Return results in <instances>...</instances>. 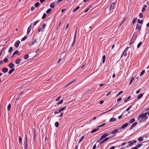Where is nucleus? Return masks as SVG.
<instances>
[{
	"label": "nucleus",
	"mask_w": 149,
	"mask_h": 149,
	"mask_svg": "<svg viewBox=\"0 0 149 149\" xmlns=\"http://www.w3.org/2000/svg\"><path fill=\"white\" fill-rule=\"evenodd\" d=\"M15 70V69L14 68H12L8 72V73L9 74H11Z\"/></svg>",
	"instance_id": "22"
},
{
	"label": "nucleus",
	"mask_w": 149,
	"mask_h": 149,
	"mask_svg": "<svg viewBox=\"0 0 149 149\" xmlns=\"http://www.w3.org/2000/svg\"><path fill=\"white\" fill-rule=\"evenodd\" d=\"M105 125V123H103L101 125L98 126L97 127H102L104 126Z\"/></svg>",
	"instance_id": "45"
},
{
	"label": "nucleus",
	"mask_w": 149,
	"mask_h": 149,
	"mask_svg": "<svg viewBox=\"0 0 149 149\" xmlns=\"http://www.w3.org/2000/svg\"><path fill=\"white\" fill-rule=\"evenodd\" d=\"M111 136L110 137H107L106 138H105V139H104L103 140H102V141H101L100 143V144H102L103 143H104V142L108 140H109V139L111 138Z\"/></svg>",
	"instance_id": "7"
},
{
	"label": "nucleus",
	"mask_w": 149,
	"mask_h": 149,
	"mask_svg": "<svg viewBox=\"0 0 149 149\" xmlns=\"http://www.w3.org/2000/svg\"><path fill=\"white\" fill-rule=\"evenodd\" d=\"M145 72V70H143L142 72H141L140 73V76H142L143 74Z\"/></svg>",
	"instance_id": "52"
},
{
	"label": "nucleus",
	"mask_w": 149,
	"mask_h": 149,
	"mask_svg": "<svg viewBox=\"0 0 149 149\" xmlns=\"http://www.w3.org/2000/svg\"><path fill=\"white\" fill-rule=\"evenodd\" d=\"M106 58V56L105 55H104L102 56V63H104L105 62V59Z\"/></svg>",
	"instance_id": "26"
},
{
	"label": "nucleus",
	"mask_w": 149,
	"mask_h": 149,
	"mask_svg": "<svg viewBox=\"0 0 149 149\" xmlns=\"http://www.w3.org/2000/svg\"><path fill=\"white\" fill-rule=\"evenodd\" d=\"M143 7L142 8V9L141 10V12H143L144 11L146 10V8L147 7V6L146 5H143Z\"/></svg>",
	"instance_id": "20"
},
{
	"label": "nucleus",
	"mask_w": 149,
	"mask_h": 149,
	"mask_svg": "<svg viewBox=\"0 0 149 149\" xmlns=\"http://www.w3.org/2000/svg\"><path fill=\"white\" fill-rule=\"evenodd\" d=\"M136 19H137V18H134V19H133L132 21V24H134L135 23V22L136 20Z\"/></svg>",
	"instance_id": "36"
},
{
	"label": "nucleus",
	"mask_w": 149,
	"mask_h": 149,
	"mask_svg": "<svg viewBox=\"0 0 149 149\" xmlns=\"http://www.w3.org/2000/svg\"><path fill=\"white\" fill-rule=\"evenodd\" d=\"M84 138V136H82L81 137V139L79 141V143H80L82 141L83 139Z\"/></svg>",
	"instance_id": "34"
},
{
	"label": "nucleus",
	"mask_w": 149,
	"mask_h": 149,
	"mask_svg": "<svg viewBox=\"0 0 149 149\" xmlns=\"http://www.w3.org/2000/svg\"><path fill=\"white\" fill-rule=\"evenodd\" d=\"M3 61L4 63H7V62H8V60L7 58H5L4 59Z\"/></svg>",
	"instance_id": "38"
},
{
	"label": "nucleus",
	"mask_w": 149,
	"mask_h": 149,
	"mask_svg": "<svg viewBox=\"0 0 149 149\" xmlns=\"http://www.w3.org/2000/svg\"><path fill=\"white\" fill-rule=\"evenodd\" d=\"M128 125V123H125L123 125L121 126L120 127H119L120 129H120H125L126 127H127Z\"/></svg>",
	"instance_id": "5"
},
{
	"label": "nucleus",
	"mask_w": 149,
	"mask_h": 149,
	"mask_svg": "<svg viewBox=\"0 0 149 149\" xmlns=\"http://www.w3.org/2000/svg\"><path fill=\"white\" fill-rule=\"evenodd\" d=\"M134 77H132L131 78L129 83V84H130L132 83V81L134 80Z\"/></svg>",
	"instance_id": "40"
},
{
	"label": "nucleus",
	"mask_w": 149,
	"mask_h": 149,
	"mask_svg": "<svg viewBox=\"0 0 149 149\" xmlns=\"http://www.w3.org/2000/svg\"><path fill=\"white\" fill-rule=\"evenodd\" d=\"M13 48L12 47H10V48L8 50V52L9 53L10 52L12 51L13 50Z\"/></svg>",
	"instance_id": "42"
},
{
	"label": "nucleus",
	"mask_w": 149,
	"mask_h": 149,
	"mask_svg": "<svg viewBox=\"0 0 149 149\" xmlns=\"http://www.w3.org/2000/svg\"><path fill=\"white\" fill-rule=\"evenodd\" d=\"M46 26V24L45 23L43 24L42 27V32H43L44 31L45 27Z\"/></svg>",
	"instance_id": "19"
},
{
	"label": "nucleus",
	"mask_w": 149,
	"mask_h": 149,
	"mask_svg": "<svg viewBox=\"0 0 149 149\" xmlns=\"http://www.w3.org/2000/svg\"><path fill=\"white\" fill-rule=\"evenodd\" d=\"M141 29V26L139 25L138 24L136 25V29L139 31Z\"/></svg>",
	"instance_id": "16"
},
{
	"label": "nucleus",
	"mask_w": 149,
	"mask_h": 149,
	"mask_svg": "<svg viewBox=\"0 0 149 149\" xmlns=\"http://www.w3.org/2000/svg\"><path fill=\"white\" fill-rule=\"evenodd\" d=\"M128 49V47H126L125 49V50L123 52V53L121 55L120 58L122 57L123 56H126L127 55V52Z\"/></svg>",
	"instance_id": "3"
},
{
	"label": "nucleus",
	"mask_w": 149,
	"mask_h": 149,
	"mask_svg": "<svg viewBox=\"0 0 149 149\" xmlns=\"http://www.w3.org/2000/svg\"><path fill=\"white\" fill-rule=\"evenodd\" d=\"M79 8V6H77L76 8H75L73 10V12H75L77 10H78Z\"/></svg>",
	"instance_id": "39"
},
{
	"label": "nucleus",
	"mask_w": 149,
	"mask_h": 149,
	"mask_svg": "<svg viewBox=\"0 0 149 149\" xmlns=\"http://www.w3.org/2000/svg\"><path fill=\"white\" fill-rule=\"evenodd\" d=\"M141 89L139 88V89L137 91H136V94H138L140 92V91H141Z\"/></svg>",
	"instance_id": "57"
},
{
	"label": "nucleus",
	"mask_w": 149,
	"mask_h": 149,
	"mask_svg": "<svg viewBox=\"0 0 149 149\" xmlns=\"http://www.w3.org/2000/svg\"><path fill=\"white\" fill-rule=\"evenodd\" d=\"M142 145V144L141 143H140V144L137 145L135 147V148H136V149H137L138 148H140Z\"/></svg>",
	"instance_id": "25"
},
{
	"label": "nucleus",
	"mask_w": 149,
	"mask_h": 149,
	"mask_svg": "<svg viewBox=\"0 0 149 149\" xmlns=\"http://www.w3.org/2000/svg\"><path fill=\"white\" fill-rule=\"evenodd\" d=\"M29 57V55L28 54H26L24 56V58L26 60Z\"/></svg>",
	"instance_id": "30"
},
{
	"label": "nucleus",
	"mask_w": 149,
	"mask_h": 149,
	"mask_svg": "<svg viewBox=\"0 0 149 149\" xmlns=\"http://www.w3.org/2000/svg\"><path fill=\"white\" fill-rule=\"evenodd\" d=\"M27 38V36H24L22 39V41H23L24 40H26Z\"/></svg>",
	"instance_id": "51"
},
{
	"label": "nucleus",
	"mask_w": 149,
	"mask_h": 149,
	"mask_svg": "<svg viewBox=\"0 0 149 149\" xmlns=\"http://www.w3.org/2000/svg\"><path fill=\"white\" fill-rule=\"evenodd\" d=\"M11 104H9L8 105V106L7 107V109L9 111L10 109V108H11Z\"/></svg>",
	"instance_id": "44"
},
{
	"label": "nucleus",
	"mask_w": 149,
	"mask_h": 149,
	"mask_svg": "<svg viewBox=\"0 0 149 149\" xmlns=\"http://www.w3.org/2000/svg\"><path fill=\"white\" fill-rule=\"evenodd\" d=\"M138 141H143V138L142 137H140L138 139Z\"/></svg>",
	"instance_id": "31"
},
{
	"label": "nucleus",
	"mask_w": 149,
	"mask_h": 149,
	"mask_svg": "<svg viewBox=\"0 0 149 149\" xmlns=\"http://www.w3.org/2000/svg\"><path fill=\"white\" fill-rule=\"evenodd\" d=\"M75 81V79L73 80L70 83H69L68 84H67V86H69V85H70L71 84H72V83H73V82H74Z\"/></svg>",
	"instance_id": "46"
},
{
	"label": "nucleus",
	"mask_w": 149,
	"mask_h": 149,
	"mask_svg": "<svg viewBox=\"0 0 149 149\" xmlns=\"http://www.w3.org/2000/svg\"><path fill=\"white\" fill-rule=\"evenodd\" d=\"M47 16V14L46 13H44L43 14V16L42 17V19H43L45 18Z\"/></svg>",
	"instance_id": "32"
},
{
	"label": "nucleus",
	"mask_w": 149,
	"mask_h": 149,
	"mask_svg": "<svg viewBox=\"0 0 149 149\" xmlns=\"http://www.w3.org/2000/svg\"><path fill=\"white\" fill-rule=\"evenodd\" d=\"M21 60L20 58H17L15 61V63L16 64H19L20 61H21Z\"/></svg>",
	"instance_id": "12"
},
{
	"label": "nucleus",
	"mask_w": 149,
	"mask_h": 149,
	"mask_svg": "<svg viewBox=\"0 0 149 149\" xmlns=\"http://www.w3.org/2000/svg\"><path fill=\"white\" fill-rule=\"evenodd\" d=\"M22 141V139L20 136L19 137V143H21Z\"/></svg>",
	"instance_id": "59"
},
{
	"label": "nucleus",
	"mask_w": 149,
	"mask_h": 149,
	"mask_svg": "<svg viewBox=\"0 0 149 149\" xmlns=\"http://www.w3.org/2000/svg\"><path fill=\"white\" fill-rule=\"evenodd\" d=\"M14 53V54H17V55H19L20 54L19 51L17 50H16Z\"/></svg>",
	"instance_id": "37"
},
{
	"label": "nucleus",
	"mask_w": 149,
	"mask_h": 149,
	"mask_svg": "<svg viewBox=\"0 0 149 149\" xmlns=\"http://www.w3.org/2000/svg\"><path fill=\"white\" fill-rule=\"evenodd\" d=\"M120 130L119 128H118L116 129L113 130L110 133V134H114L115 135H114V136H115L116 135V134L118 133H119Z\"/></svg>",
	"instance_id": "1"
},
{
	"label": "nucleus",
	"mask_w": 149,
	"mask_h": 149,
	"mask_svg": "<svg viewBox=\"0 0 149 149\" xmlns=\"http://www.w3.org/2000/svg\"><path fill=\"white\" fill-rule=\"evenodd\" d=\"M148 115V113H143L141 115H140V118H145L147 115Z\"/></svg>",
	"instance_id": "10"
},
{
	"label": "nucleus",
	"mask_w": 149,
	"mask_h": 149,
	"mask_svg": "<svg viewBox=\"0 0 149 149\" xmlns=\"http://www.w3.org/2000/svg\"><path fill=\"white\" fill-rule=\"evenodd\" d=\"M52 9L51 8H49V9H48L47 11H46V13H47V14H48V13H49L51 11H52Z\"/></svg>",
	"instance_id": "29"
},
{
	"label": "nucleus",
	"mask_w": 149,
	"mask_h": 149,
	"mask_svg": "<svg viewBox=\"0 0 149 149\" xmlns=\"http://www.w3.org/2000/svg\"><path fill=\"white\" fill-rule=\"evenodd\" d=\"M39 2H37L34 4V6L36 7H37L39 5Z\"/></svg>",
	"instance_id": "33"
},
{
	"label": "nucleus",
	"mask_w": 149,
	"mask_h": 149,
	"mask_svg": "<svg viewBox=\"0 0 149 149\" xmlns=\"http://www.w3.org/2000/svg\"><path fill=\"white\" fill-rule=\"evenodd\" d=\"M117 106H116V105H115L114 106H113V107H112L108 111H106V112H104L103 113V114H104V113H107V112L110 111H111L113 109L116 108V107H117Z\"/></svg>",
	"instance_id": "13"
},
{
	"label": "nucleus",
	"mask_w": 149,
	"mask_h": 149,
	"mask_svg": "<svg viewBox=\"0 0 149 149\" xmlns=\"http://www.w3.org/2000/svg\"><path fill=\"white\" fill-rule=\"evenodd\" d=\"M142 43V42H140L138 45L137 46V48H139L140 46L141 45V44Z\"/></svg>",
	"instance_id": "49"
},
{
	"label": "nucleus",
	"mask_w": 149,
	"mask_h": 149,
	"mask_svg": "<svg viewBox=\"0 0 149 149\" xmlns=\"http://www.w3.org/2000/svg\"><path fill=\"white\" fill-rule=\"evenodd\" d=\"M132 107V106H130L126 110V111H128L129 109L131 108V107Z\"/></svg>",
	"instance_id": "58"
},
{
	"label": "nucleus",
	"mask_w": 149,
	"mask_h": 149,
	"mask_svg": "<svg viewBox=\"0 0 149 149\" xmlns=\"http://www.w3.org/2000/svg\"><path fill=\"white\" fill-rule=\"evenodd\" d=\"M116 120V119L115 118H111L109 120V122H111L115 121Z\"/></svg>",
	"instance_id": "21"
},
{
	"label": "nucleus",
	"mask_w": 149,
	"mask_h": 149,
	"mask_svg": "<svg viewBox=\"0 0 149 149\" xmlns=\"http://www.w3.org/2000/svg\"><path fill=\"white\" fill-rule=\"evenodd\" d=\"M38 31L39 32H40L41 31L42 32V28H39L38 29Z\"/></svg>",
	"instance_id": "64"
},
{
	"label": "nucleus",
	"mask_w": 149,
	"mask_h": 149,
	"mask_svg": "<svg viewBox=\"0 0 149 149\" xmlns=\"http://www.w3.org/2000/svg\"><path fill=\"white\" fill-rule=\"evenodd\" d=\"M14 66V65L12 63H10L8 65V66L11 68H13Z\"/></svg>",
	"instance_id": "18"
},
{
	"label": "nucleus",
	"mask_w": 149,
	"mask_h": 149,
	"mask_svg": "<svg viewBox=\"0 0 149 149\" xmlns=\"http://www.w3.org/2000/svg\"><path fill=\"white\" fill-rule=\"evenodd\" d=\"M139 17L140 18H142L143 17V14L142 13H140L139 15Z\"/></svg>",
	"instance_id": "55"
},
{
	"label": "nucleus",
	"mask_w": 149,
	"mask_h": 149,
	"mask_svg": "<svg viewBox=\"0 0 149 149\" xmlns=\"http://www.w3.org/2000/svg\"><path fill=\"white\" fill-rule=\"evenodd\" d=\"M76 36H77V30L75 31V33H74V39H76Z\"/></svg>",
	"instance_id": "56"
},
{
	"label": "nucleus",
	"mask_w": 149,
	"mask_h": 149,
	"mask_svg": "<svg viewBox=\"0 0 149 149\" xmlns=\"http://www.w3.org/2000/svg\"><path fill=\"white\" fill-rule=\"evenodd\" d=\"M63 112L60 115H58V117H62L63 116Z\"/></svg>",
	"instance_id": "61"
},
{
	"label": "nucleus",
	"mask_w": 149,
	"mask_h": 149,
	"mask_svg": "<svg viewBox=\"0 0 149 149\" xmlns=\"http://www.w3.org/2000/svg\"><path fill=\"white\" fill-rule=\"evenodd\" d=\"M58 125H59V123L58 122H55V125L56 127H58Z\"/></svg>",
	"instance_id": "41"
},
{
	"label": "nucleus",
	"mask_w": 149,
	"mask_h": 149,
	"mask_svg": "<svg viewBox=\"0 0 149 149\" xmlns=\"http://www.w3.org/2000/svg\"><path fill=\"white\" fill-rule=\"evenodd\" d=\"M99 129L98 128H97V129H95V130H92L91 132V133H93L95 132H96L97 130H98Z\"/></svg>",
	"instance_id": "48"
},
{
	"label": "nucleus",
	"mask_w": 149,
	"mask_h": 149,
	"mask_svg": "<svg viewBox=\"0 0 149 149\" xmlns=\"http://www.w3.org/2000/svg\"><path fill=\"white\" fill-rule=\"evenodd\" d=\"M136 37L135 36H133V37H132V39L130 41V45H131L136 40Z\"/></svg>",
	"instance_id": "6"
},
{
	"label": "nucleus",
	"mask_w": 149,
	"mask_h": 149,
	"mask_svg": "<svg viewBox=\"0 0 149 149\" xmlns=\"http://www.w3.org/2000/svg\"><path fill=\"white\" fill-rule=\"evenodd\" d=\"M143 94L141 93V94H140V95L138 97L137 99H139L141 98H142V97H143Z\"/></svg>",
	"instance_id": "28"
},
{
	"label": "nucleus",
	"mask_w": 149,
	"mask_h": 149,
	"mask_svg": "<svg viewBox=\"0 0 149 149\" xmlns=\"http://www.w3.org/2000/svg\"><path fill=\"white\" fill-rule=\"evenodd\" d=\"M63 100H61L60 101H59V102H58L57 103V104H62L63 103Z\"/></svg>",
	"instance_id": "43"
},
{
	"label": "nucleus",
	"mask_w": 149,
	"mask_h": 149,
	"mask_svg": "<svg viewBox=\"0 0 149 149\" xmlns=\"http://www.w3.org/2000/svg\"><path fill=\"white\" fill-rule=\"evenodd\" d=\"M66 107H65L63 108H61L59 110H58L57 111H56L54 112L55 114H57L58 113L60 112H61L62 111H63V110H64L65 109H66Z\"/></svg>",
	"instance_id": "4"
},
{
	"label": "nucleus",
	"mask_w": 149,
	"mask_h": 149,
	"mask_svg": "<svg viewBox=\"0 0 149 149\" xmlns=\"http://www.w3.org/2000/svg\"><path fill=\"white\" fill-rule=\"evenodd\" d=\"M36 39H34L33 41H32L31 43L28 44V45L29 46H32L36 42Z\"/></svg>",
	"instance_id": "8"
},
{
	"label": "nucleus",
	"mask_w": 149,
	"mask_h": 149,
	"mask_svg": "<svg viewBox=\"0 0 149 149\" xmlns=\"http://www.w3.org/2000/svg\"><path fill=\"white\" fill-rule=\"evenodd\" d=\"M75 81V79L73 80L70 83H69L68 84H67V86H69V85H70L71 84H72V83H73V82H74Z\"/></svg>",
	"instance_id": "47"
},
{
	"label": "nucleus",
	"mask_w": 149,
	"mask_h": 149,
	"mask_svg": "<svg viewBox=\"0 0 149 149\" xmlns=\"http://www.w3.org/2000/svg\"><path fill=\"white\" fill-rule=\"evenodd\" d=\"M110 135V134L108 133H106L103 135L98 140V141H100L101 140H102L105 138L106 136H108Z\"/></svg>",
	"instance_id": "2"
},
{
	"label": "nucleus",
	"mask_w": 149,
	"mask_h": 149,
	"mask_svg": "<svg viewBox=\"0 0 149 149\" xmlns=\"http://www.w3.org/2000/svg\"><path fill=\"white\" fill-rule=\"evenodd\" d=\"M20 42L19 40H17L15 44V46L16 47H17L19 45Z\"/></svg>",
	"instance_id": "15"
},
{
	"label": "nucleus",
	"mask_w": 149,
	"mask_h": 149,
	"mask_svg": "<svg viewBox=\"0 0 149 149\" xmlns=\"http://www.w3.org/2000/svg\"><path fill=\"white\" fill-rule=\"evenodd\" d=\"M39 22V20H37V21L33 23V26H34L35 25H36Z\"/></svg>",
	"instance_id": "50"
},
{
	"label": "nucleus",
	"mask_w": 149,
	"mask_h": 149,
	"mask_svg": "<svg viewBox=\"0 0 149 149\" xmlns=\"http://www.w3.org/2000/svg\"><path fill=\"white\" fill-rule=\"evenodd\" d=\"M114 6H115L114 3V2L112 3L109 9L110 10V11H111V10H112L113 9Z\"/></svg>",
	"instance_id": "11"
},
{
	"label": "nucleus",
	"mask_w": 149,
	"mask_h": 149,
	"mask_svg": "<svg viewBox=\"0 0 149 149\" xmlns=\"http://www.w3.org/2000/svg\"><path fill=\"white\" fill-rule=\"evenodd\" d=\"M135 121V118H133L129 121V123H133Z\"/></svg>",
	"instance_id": "24"
},
{
	"label": "nucleus",
	"mask_w": 149,
	"mask_h": 149,
	"mask_svg": "<svg viewBox=\"0 0 149 149\" xmlns=\"http://www.w3.org/2000/svg\"><path fill=\"white\" fill-rule=\"evenodd\" d=\"M61 96H60L59 97H58L56 99V101H58L60 100V99L61 98Z\"/></svg>",
	"instance_id": "60"
},
{
	"label": "nucleus",
	"mask_w": 149,
	"mask_h": 149,
	"mask_svg": "<svg viewBox=\"0 0 149 149\" xmlns=\"http://www.w3.org/2000/svg\"><path fill=\"white\" fill-rule=\"evenodd\" d=\"M137 124V122H135L134 123H133L132 125V126L130 128V130H131L133 129V128Z\"/></svg>",
	"instance_id": "14"
},
{
	"label": "nucleus",
	"mask_w": 149,
	"mask_h": 149,
	"mask_svg": "<svg viewBox=\"0 0 149 149\" xmlns=\"http://www.w3.org/2000/svg\"><path fill=\"white\" fill-rule=\"evenodd\" d=\"M31 24V25L28 28V29H27V35H28L29 33H30V32L31 30V24Z\"/></svg>",
	"instance_id": "9"
},
{
	"label": "nucleus",
	"mask_w": 149,
	"mask_h": 149,
	"mask_svg": "<svg viewBox=\"0 0 149 149\" xmlns=\"http://www.w3.org/2000/svg\"><path fill=\"white\" fill-rule=\"evenodd\" d=\"M127 143L129 144V146H131L133 145V143L132 142L130 141H128Z\"/></svg>",
	"instance_id": "27"
},
{
	"label": "nucleus",
	"mask_w": 149,
	"mask_h": 149,
	"mask_svg": "<svg viewBox=\"0 0 149 149\" xmlns=\"http://www.w3.org/2000/svg\"><path fill=\"white\" fill-rule=\"evenodd\" d=\"M25 140L24 142V144H27V139L26 135H25Z\"/></svg>",
	"instance_id": "35"
},
{
	"label": "nucleus",
	"mask_w": 149,
	"mask_h": 149,
	"mask_svg": "<svg viewBox=\"0 0 149 149\" xmlns=\"http://www.w3.org/2000/svg\"><path fill=\"white\" fill-rule=\"evenodd\" d=\"M34 9H35V8L33 6H32L31 8V11H33V10H34Z\"/></svg>",
	"instance_id": "63"
},
{
	"label": "nucleus",
	"mask_w": 149,
	"mask_h": 149,
	"mask_svg": "<svg viewBox=\"0 0 149 149\" xmlns=\"http://www.w3.org/2000/svg\"><path fill=\"white\" fill-rule=\"evenodd\" d=\"M138 22L139 23H141V24H142L143 22V21L141 20L140 21V20L139 19L138 20Z\"/></svg>",
	"instance_id": "54"
},
{
	"label": "nucleus",
	"mask_w": 149,
	"mask_h": 149,
	"mask_svg": "<svg viewBox=\"0 0 149 149\" xmlns=\"http://www.w3.org/2000/svg\"><path fill=\"white\" fill-rule=\"evenodd\" d=\"M76 39H74V41L72 43V44L71 45V47H73L74 45L75 41Z\"/></svg>",
	"instance_id": "53"
},
{
	"label": "nucleus",
	"mask_w": 149,
	"mask_h": 149,
	"mask_svg": "<svg viewBox=\"0 0 149 149\" xmlns=\"http://www.w3.org/2000/svg\"><path fill=\"white\" fill-rule=\"evenodd\" d=\"M54 3H52L50 5V7L52 8H54Z\"/></svg>",
	"instance_id": "23"
},
{
	"label": "nucleus",
	"mask_w": 149,
	"mask_h": 149,
	"mask_svg": "<svg viewBox=\"0 0 149 149\" xmlns=\"http://www.w3.org/2000/svg\"><path fill=\"white\" fill-rule=\"evenodd\" d=\"M2 71L4 73H6L8 72V69L5 67L3 68L2 69Z\"/></svg>",
	"instance_id": "17"
},
{
	"label": "nucleus",
	"mask_w": 149,
	"mask_h": 149,
	"mask_svg": "<svg viewBox=\"0 0 149 149\" xmlns=\"http://www.w3.org/2000/svg\"><path fill=\"white\" fill-rule=\"evenodd\" d=\"M126 143V142H124L123 143H122L121 144V146H124V145H125Z\"/></svg>",
	"instance_id": "62"
}]
</instances>
